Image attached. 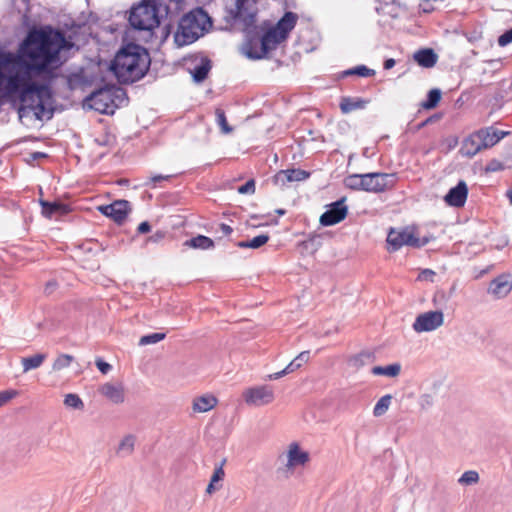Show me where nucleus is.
Returning a JSON list of instances; mask_svg holds the SVG:
<instances>
[{
  "label": "nucleus",
  "mask_w": 512,
  "mask_h": 512,
  "mask_svg": "<svg viewBox=\"0 0 512 512\" xmlns=\"http://www.w3.org/2000/svg\"><path fill=\"white\" fill-rule=\"evenodd\" d=\"M74 44L64 33L45 26L32 29L21 45L22 56L13 53L0 55V92L5 89L20 99V117L33 114L38 120L53 116L50 88L34 81L35 76L49 75L66 62Z\"/></svg>",
  "instance_id": "nucleus-1"
},
{
  "label": "nucleus",
  "mask_w": 512,
  "mask_h": 512,
  "mask_svg": "<svg viewBox=\"0 0 512 512\" xmlns=\"http://www.w3.org/2000/svg\"><path fill=\"white\" fill-rule=\"evenodd\" d=\"M149 66V56L144 48L128 44L115 56L111 70L119 82L132 83L141 79Z\"/></svg>",
  "instance_id": "nucleus-2"
},
{
  "label": "nucleus",
  "mask_w": 512,
  "mask_h": 512,
  "mask_svg": "<svg viewBox=\"0 0 512 512\" xmlns=\"http://www.w3.org/2000/svg\"><path fill=\"white\" fill-rule=\"evenodd\" d=\"M211 25L210 17L202 8L194 9L181 18L174 41L179 47L191 44L203 36Z\"/></svg>",
  "instance_id": "nucleus-3"
},
{
  "label": "nucleus",
  "mask_w": 512,
  "mask_h": 512,
  "mask_svg": "<svg viewBox=\"0 0 512 512\" xmlns=\"http://www.w3.org/2000/svg\"><path fill=\"white\" fill-rule=\"evenodd\" d=\"M167 11L168 8L162 4V0H143L132 8L129 23L135 29L151 31L160 24V18Z\"/></svg>",
  "instance_id": "nucleus-4"
},
{
  "label": "nucleus",
  "mask_w": 512,
  "mask_h": 512,
  "mask_svg": "<svg viewBox=\"0 0 512 512\" xmlns=\"http://www.w3.org/2000/svg\"><path fill=\"white\" fill-rule=\"evenodd\" d=\"M310 462V454L296 442H290L277 456L276 474L281 479L291 478Z\"/></svg>",
  "instance_id": "nucleus-5"
},
{
  "label": "nucleus",
  "mask_w": 512,
  "mask_h": 512,
  "mask_svg": "<svg viewBox=\"0 0 512 512\" xmlns=\"http://www.w3.org/2000/svg\"><path fill=\"white\" fill-rule=\"evenodd\" d=\"M126 101L124 89L115 84H106L86 98L89 107L103 114H113Z\"/></svg>",
  "instance_id": "nucleus-6"
},
{
  "label": "nucleus",
  "mask_w": 512,
  "mask_h": 512,
  "mask_svg": "<svg viewBox=\"0 0 512 512\" xmlns=\"http://www.w3.org/2000/svg\"><path fill=\"white\" fill-rule=\"evenodd\" d=\"M430 241V238H420L416 229L405 227L402 229L391 228L387 235V244L389 251H397L403 246L421 248Z\"/></svg>",
  "instance_id": "nucleus-7"
},
{
  "label": "nucleus",
  "mask_w": 512,
  "mask_h": 512,
  "mask_svg": "<svg viewBox=\"0 0 512 512\" xmlns=\"http://www.w3.org/2000/svg\"><path fill=\"white\" fill-rule=\"evenodd\" d=\"M242 397L247 405L261 407L269 405L275 400V392L269 385H258L245 389Z\"/></svg>",
  "instance_id": "nucleus-8"
},
{
  "label": "nucleus",
  "mask_w": 512,
  "mask_h": 512,
  "mask_svg": "<svg viewBox=\"0 0 512 512\" xmlns=\"http://www.w3.org/2000/svg\"><path fill=\"white\" fill-rule=\"evenodd\" d=\"M443 323L444 314L442 311H427L416 317L412 327L417 333L432 332L441 327Z\"/></svg>",
  "instance_id": "nucleus-9"
},
{
  "label": "nucleus",
  "mask_w": 512,
  "mask_h": 512,
  "mask_svg": "<svg viewBox=\"0 0 512 512\" xmlns=\"http://www.w3.org/2000/svg\"><path fill=\"white\" fill-rule=\"evenodd\" d=\"M345 198H342L333 204L320 217V223L323 226H331L341 222L347 215V207L344 205Z\"/></svg>",
  "instance_id": "nucleus-10"
},
{
  "label": "nucleus",
  "mask_w": 512,
  "mask_h": 512,
  "mask_svg": "<svg viewBox=\"0 0 512 512\" xmlns=\"http://www.w3.org/2000/svg\"><path fill=\"white\" fill-rule=\"evenodd\" d=\"M102 214L112 218L118 224H121L130 212V203L126 200H117L110 205L100 206Z\"/></svg>",
  "instance_id": "nucleus-11"
},
{
  "label": "nucleus",
  "mask_w": 512,
  "mask_h": 512,
  "mask_svg": "<svg viewBox=\"0 0 512 512\" xmlns=\"http://www.w3.org/2000/svg\"><path fill=\"white\" fill-rule=\"evenodd\" d=\"M256 12L255 0L236 1V18L242 20L247 28L254 24Z\"/></svg>",
  "instance_id": "nucleus-12"
},
{
  "label": "nucleus",
  "mask_w": 512,
  "mask_h": 512,
  "mask_svg": "<svg viewBox=\"0 0 512 512\" xmlns=\"http://www.w3.org/2000/svg\"><path fill=\"white\" fill-rule=\"evenodd\" d=\"M512 290V276L503 274L493 279L488 287V293L496 298L506 297Z\"/></svg>",
  "instance_id": "nucleus-13"
},
{
  "label": "nucleus",
  "mask_w": 512,
  "mask_h": 512,
  "mask_svg": "<svg viewBox=\"0 0 512 512\" xmlns=\"http://www.w3.org/2000/svg\"><path fill=\"white\" fill-rule=\"evenodd\" d=\"M389 177L390 175L385 173L363 174V190L382 191L387 187Z\"/></svg>",
  "instance_id": "nucleus-14"
},
{
  "label": "nucleus",
  "mask_w": 512,
  "mask_h": 512,
  "mask_svg": "<svg viewBox=\"0 0 512 512\" xmlns=\"http://www.w3.org/2000/svg\"><path fill=\"white\" fill-rule=\"evenodd\" d=\"M99 392L114 404H121L125 400V391L122 383L107 382L99 387Z\"/></svg>",
  "instance_id": "nucleus-15"
},
{
  "label": "nucleus",
  "mask_w": 512,
  "mask_h": 512,
  "mask_svg": "<svg viewBox=\"0 0 512 512\" xmlns=\"http://www.w3.org/2000/svg\"><path fill=\"white\" fill-rule=\"evenodd\" d=\"M468 189L464 181H460L455 187L451 188L444 197L445 202L454 207H462L467 199Z\"/></svg>",
  "instance_id": "nucleus-16"
},
{
  "label": "nucleus",
  "mask_w": 512,
  "mask_h": 512,
  "mask_svg": "<svg viewBox=\"0 0 512 512\" xmlns=\"http://www.w3.org/2000/svg\"><path fill=\"white\" fill-rule=\"evenodd\" d=\"M309 177V173L301 169L281 170L274 176L277 185H285L288 182L303 181Z\"/></svg>",
  "instance_id": "nucleus-17"
},
{
  "label": "nucleus",
  "mask_w": 512,
  "mask_h": 512,
  "mask_svg": "<svg viewBox=\"0 0 512 512\" xmlns=\"http://www.w3.org/2000/svg\"><path fill=\"white\" fill-rule=\"evenodd\" d=\"M481 150H483L482 142L477 131L464 139L460 148V153L463 156L471 158Z\"/></svg>",
  "instance_id": "nucleus-18"
},
{
  "label": "nucleus",
  "mask_w": 512,
  "mask_h": 512,
  "mask_svg": "<svg viewBox=\"0 0 512 512\" xmlns=\"http://www.w3.org/2000/svg\"><path fill=\"white\" fill-rule=\"evenodd\" d=\"M218 399L212 394L197 396L192 401V410L194 413H205L216 407Z\"/></svg>",
  "instance_id": "nucleus-19"
},
{
  "label": "nucleus",
  "mask_w": 512,
  "mask_h": 512,
  "mask_svg": "<svg viewBox=\"0 0 512 512\" xmlns=\"http://www.w3.org/2000/svg\"><path fill=\"white\" fill-rule=\"evenodd\" d=\"M284 38H280L279 31L274 27L270 28L261 39V49L264 54L276 48V46L284 41Z\"/></svg>",
  "instance_id": "nucleus-20"
},
{
  "label": "nucleus",
  "mask_w": 512,
  "mask_h": 512,
  "mask_svg": "<svg viewBox=\"0 0 512 512\" xmlns=\"http://www.w3.org/2000/svg\"><path fill=\"white\" fill-rule=\"evenodd\" d=\"M298 16L293 12H286L278 21L275 28L279 31L280 38L286 39L290 31L295 27Z\"/></svg>",
  "instance_id": "nucleus-21"
},
{
  "label": "nucleus",
  "mask_w": 512,
  "mask_h": 512,
  "mask_svg": "<svg viewBox=\"0 0 512 512\" xmlns=\"http://www.w3.org/2000/svg\"><path fill=\"white\" fill-rule=\"evenodd\" d=\"M136 437L132 434L125 435L119 442L116 454L119 457L130 456L135 448Z\"/></svg>",
  "instance_id": "nucleus-22"
},
{
  "label": "nucleus",
  "mask_w": 512,
  "mask_h": 512,
  "mask_svg": "<svg viewBox=\"0 0 512 512\" xmlns=\"http://www.w3.org/2000/svg\"><path fill=\"white\" fill-rule=\"evenodd\" d=\"M414 59L420 66L430 68L435 65L437 55L432 49H422L414 54Z\"/></svg>",
  "instance_id": "nucleus-23"
},
{
  "label": "nucleus",
  "mask_w": 512,
  "mask_h": 512,
  "mask_svg": "<svg viewBox=\"0 0 512 512\" xmlns=\"http://www.w3.org/2000/svg\"><path fill=\"white\" fill-rule=\"evenodd\" d=\"M478 134L481 138L483 149L494 146L504 135L503 132L499 133L498 131H491L490 129L479 130Z\"/></svg>",
  "instance_id": "nucleus-24"
},
{
  "label": "nucleus",
  "mask_w": 512,
  "mask_h": 512,
  "mask_svg": "<svg viewBox=\"0 0 512 512\" xmlns=\"http://www.w3.org/2000/svg\"><path fill=\"white\" fill-rule=\"evenodd\" d=\"M368 101L361 98L343 97L340 102V109L343 113H350L357 109L366 107Z\"/></svg>",
  "instance_id": "nucleus-25"
},
{
  "label": "nucleus",
  "mask_w": 512,
  "mask_h": 512,
  "mask_svg": "<svg viewBox=\"0 0 512 512\" xmlns=\"http://www.w3.org/2000/svg\"><path fill=\"white\" fill-rule=\"evenodd\" d=\"M42 213L47 218H52L55 214H65L68 209L67 206L61 203L41 201Z\"/></svg>",
  "instance_id": "nucleus-26"
},
{
  "label": "nucleus",
  "mask_w": 512,
  "mask_h": 512,
  "mask_svg": "<svg viewBox=\"0 0 512 512\" xmlns=\"http://www.w3.org/2000/svg\"><path fill=\"white\" fill-rule=\"evenodd\" d=\"M184 246L193 248V249H202V250H208L214 247V242L211 238L204 236V235H198L192 239L186 240L184 242Z\"/></svg>",
  "instance_id": "nucleus-27"
},
{
  "label": "nucleus",
  "mask_w": 512,
  "mask_h": 512,
  "mask_svg": "<svg viewBox=\"0 0 512 512\" xmlns=\"http://www.w3.org/2000/svg\"><path fill=\"white\" fill-rule=\"evenodd\" d=\"M224 476H225V472L223 469V464H221L220 466H218L214 469L210 483L208 484V486L206 488V493L211 495V494L215 493L216 491L220 490L222 485L218 484V483L224 479Z\"/></svg>",
  "instance_id": "nucleus-28"
},
{
  "label": "nucleus",
  "mask_w": 512,
  "mask_h": 512,
  "mask_svg": "<svg viewBox=\"0 0 512 512\" xmlns=\"http://www.w3.org/2000/svg\"><path fill=\"white\" fill-rule=\"evenodd\" d=\"M371 372L373 375L376 376H386L389 378H395L401 372V365L399 363H394L386 367L374 366Z\"/></svg>",
  "instance_id": "nucleus-29"
},
{
  "label": "nucleus",
  "mask_w": 512,
  "mask_h": 512,
  "mask_svg": "<svg viewBox=\"0 0 512 512\" xmlns=\"http://www.w3.org/2000/svg\"><path fill=\"white\" fill-rule=\"evenodd\" d=\"M46 359V354L38 353L30 357H23L21 363L23 365V372L27 373L32 369L39 368Z\"/></svg>",
  "instance_id": "nucleus-30"
},
{
  "label": "nucleus",
  "mask_w": 512,
  "mask_h": 512,
  "mask_svg": "<svg viewBox=\"0 0 512 512\" xmlns=\"http://www.w3.org/2000/svg\"><path fill=\"white\" fill-rule=\"evenodd\" d=\"M211 69L210 60L202 58L200 63L196 65L192 71L193 79L196 82H202L208 75Z\"/></svg>",
  "instance_id": "nucleus-31"
},
{
  "label": "nucleus",
  "mask_w": 512,
  "mask_h": 512,
  "mask_svg": "<svg viewBox=\"0 0 512 512\" xmlns=\"http://www.w3.org/2000/svg\"><path fill=\"white\" fill-rule=\"evenodd\" d=\"M392 401V396L390 394L382 396L374 406L373 415L375 417L383 416L389 409Z\"/></svg>",
  "instance_id": "nucleus-32"
},
{
  "label": "nucleus",
  "mask_w": 512,
  "mask_h": 512,
  "mask_svg": "<svg viewBox=\"0 0 512 512\" xmlns=\"http://www.w3.org/2000/svg\"><path fill=\"white\" fill-rule=\"evenodd\" d=\"M269 240V236L266 234L258 235L251 240L241 241L237 245L240 248H252L258 249L265 245Z\"/></svg>",
  "instance_id": "nucleus-33"
},
{
  "label": "nucleus",
  "mask_w": 512,
  "mask_h": 512,
  "mask_svg": "<svg viewBox=\"0 0 512 512\" xmlns=\"http://www.w3.org/2000/svg\"><path fill=\"white\" fill-rule=\"evenodd\" d=\"M371 361H372V354L370 352H361L357 355L352 356L349 359V365L358 370Z\"/></svg>",
  "instance_id": "nucleus-34"
},
{
  "label": "nucleus",
  "mask_w": 512,
  "mask_h": 512,
  "mask_svg": "<svg viewBox=\"0 0 512 512\" xmlns=\"http://www.w3.org/2000/svg\"><path fill=\"white\" fill-rule=\"evenodd\" d=\"M74 361V357L69 354H59L53 362L52 371L59 372L63 369L68 368L72 362Z\"/></svg>",
  "instance_id": "nucleus-35"
},
{
  "label": "nucleus",
  "mask_w": 512,
  "mask_h": 512,
  "mask_svg": "<svg viewBox=\"0 0 512 512\" xmlns=\"http://www.w3.org/2000/svg\"><path fill=\"white\" fill-rule=\"evenodd\" d=\"M479 474L475 470L465 471L458 479V483L462 486L475 485L479 482Z\"/></svg>",
  "instance_id": "nucleus-36"
},
{
  "label": "nucleus",
  "mask_w": 512,
  "mask_h": 512,
  "mask_svg": "<svg viewBox=\"0 0 512 512\" xmlns=\"http://www.w3.org/2000/svg\"><path fill=\"white\" fill-rule=\"evenodd\" d=\"M441 99V91L439 89H432L428 93L426 102L423 104L425 109H433L437 106Z\"/></svg>",
  "instance_id": "nucleus-37"
},
{
  "label": "nucleus",
  "mask_w": 512,
  "mask_h": 512,
  "mask_svg": "<svg viewBox=\"0 0 512 512\" xmlns=\"http://www.w3.org/2000/svg\"><path fill=\"white\" fill-rule=\"evenodd\" d=\"M216 122L220 126L222 133L229 134L232 132V127L228 124L225 113L222 109H216Z\"/></svg>",
  "instance_id": "nucleus-38"
},
{
  "label": "nucleus",
  "mask_w": 512,
  "mask_h": 512,
  "mask_svg": "<svg viewBox=\"0 0 512 512\" xmlns=\"http://www.w3.org/2000/svg\"><path fill=\"white\" fill-rule=\"evenodd\" d=\"M64 404L67 407L81 410L84 408V403L77 394H67L64 399Z\"/></svg>",
  "instance_id": "nucleus-39"
},
{
  "label": "nucleus",
  "mask_w": 512,
  "mask_h": 512,
  "mask_svg": "<svg viewBox=\"0 0 512 512\" xmlns=\"http://www.w3.org/2000/svg\"><path fill=\"white\" fill-rule=\"evenodd\" d=\"M345 185L351 189H363V174L350 175L345 179Z\"/></svg>",
  "instance_id": "nucleus-40"
},
{
  "label": "nucleus",
  "mask_w": 512,
  "mask_h": 512,
  "mask_svg": "<svg viewBox=\"0 0 512 512\" xmlns=\"http://www.w3.org/2000/svg\"><path fill=\"white\" fill-rule=\"evenodd\" d=\"M164 338V333H152L149 335L142 336L139 340V345L144 346L149 344H155L162 341Z\"/></svg>",
  "instance_id": "nucleus-41"
},
{
  "label": "nucleus",
  "mask_w": 512,
  "mask_h": 512,
  "mask_svg": "<svg viewBox=\"0 0 512 512\" xmlns=\"http://www.w3.org/2000/svg\"><path fill=\"white\" fill-rule=\"evenodd\" d=\"M374 70L367 68L364 65L357 66L353 69L346 71V75H357L361 77H370L374 75Z\"/></svg>",
  "instance_id": "nucleus-42"
},
{
  "label": "nucleus",
  "mask_w": 512,
  "mask_h": 512,
  "mask_svg": "<svg viewBox=\"0 0 512 512\" xmlns=\"http://www.w3.org/2000/svg\"><path fill=\"white\" fill-rule=\"evenodd\" d=\"M238 192L240 194H252L255 192V182L254 180L247 181L244 185L238 188Z\"/></svg>",
  "instance_id": "nucleus-43"
},
{
  "label": "nucleus",
  "mask_w": 512,
  "mask_h": 512,
  "mask_svg": "<svg viewBox=\"0 0 512 512\" xmlns=\"http://www.w3.org/2000/svg\"><path fill=\"white\" fill-rule=\"evenodd\" d=\"M309 357H310L309 351H303L293 359V362H295L297 367L300 368L303 364L308 362Z\"/></svg>",
  "instance_id": "nucleus-44"
},
{
  "label": "nucleus",
  "mask_w": 512,
  "mask_h": 512,
  "mask_svg": "<svg viewBox=\"0 0 512 512\" xmlns=\"http://www.w3.org/2000/svg\"><path fill=\"white\" fill-rule=\"evenodd\" d=\"M511 42H512V28L510 30L506 31L505 33H503L498 38V44L501 47H504V46L508 45Z\"/></svg>",
  "instance_id": "nucleus-45"
},
{
  "label": "nucleus",
  "mask_w": 512,
  "mask_h": 512,
  "mask_svg": "<svg viewBox=\"0 0 512 512\" xmlns=\"http://www.w3.org/2000/svg\"><path fill=\"white\" fill-rule=\"evenodd\" d=\"M434 276H435V272L433 270L424 269V270H422L419 273L418 279L420 281H430V282H433L434 281Z\"/></svg>",
  "instance_id": "nucleus-46"
},
{
  "label": "nucleus",
  "mask_w": 512,
  "mask_h": 512,
  "mask_svg": "<svg viewBox=\"0 0 512 512\" xmlns=\"http://www.w3.org/2000/svg\"><path fill=\"white\" fill-rule=\"evenodd\" d=\"M17 394L16 391H2L0 392V407L6 404Z\"/></svg>",
  "instance_id": "nucleus-47"
},
{
  "label": "nucleus",
  "mask_w": 512,
  "mask_h": 512,
  "mask_svg": "<svg viewBox=\"0 0 512 512\" xmlns=\"http://www.w3.org/2000/svg\"><path fill=\"white\" fill-rule=\"evenodd\" d=\"M164 237H165V232L157 231L153 235L149 236L146 241L152 242V243H159L164 239Z\"/></svg>",
  "instance_id": "nucleus-48"
},
{
  "label": "nucleus",
  "mask_w": 512,
  "mask_h": 512,
  "mask_svg": "<svg viewBox=\"0 0 512 512\" xmlns=\"http://www.w3.org/2000/svg\"><path fill=\"white\" fill-rule=\"evenodd\" d=\"M95 363H96L97 368L103 374H107L111 370V365L107 362H104L102 359H97Z\"/></svg>",
  "instance_id": "nucleus-49"
},
{
  "label": "nucleus",
  "mask_w": 512,
  "mask_h": 512,
  "mask_svg": "<svg viewBox=\"0 0 512 512\" xmlns=\"http://www.w3.org/2000/svg\"><path fill=\"white\" fill-rule=\"evenodd\" d=\"M502 168V164L498 161H491L487 166V170L492 172L501 170Z\"/></svg>",
  "instance_id": "nucleus-50"
},
{
  "label": "nucleus",
  "mask_w": 512,
  "mask_h": 512,
  "mask_svg": "<svg viewBox=\"0 0 512 512\" xmlns=\"http://www.w3.org/2000/svg\"><path fill=\"white\" fill-rule=\"evenodd\" d=\"M150 230H151V226H150V224H149L148 222H146V221H145V222L140 223V224H139V226H138V232H139V233H142V234H144V233H148V232H150Z\"/></svg>",
  "instance_id": "nucleus-51"
},
{
  "label": "nucleus",
  "mask_w": 512,
  "mask_h": 512,
  "mask_svg": "<svg viewBox=\"0 0 512 512\" xmlns=\"http://www.w3.org/2000/svg\"><path fill=\"white\" fill-rule=\"evenodd\" d=\"M286 374H287L286 369H283V370H281L279 372H276V373L268 375V379L269 380H276V379H279V378L285 376Z\"/></svg>",
  "instance_id": "nucleus-52"
},
{
  "label": "nucleus",
  "mask_w": 512,
  "mask_h": 512,
  "mask_svg": "<svg viewBox=\"0 0 512 512\" xmlns=\"http://www.w3.org/2000/svg\"><path fill=\"white\" fill-rule=\"evenodd\" d=\"M432 403H433V399L430 395H423L421 397V406L422 407L430 406V405H432Z\"/></svg>",
  "instance_id": "nucleus-53"
},
{
  "label": "nucleus",
  "mask_w": 512,
  "mask_h": 512,
  "mask_svg": "<svg viewBox=\"0 0 512 512\" xmlns=\"http://www.w3.org/2000/svg\"><path fill=\"white\" fill-rule=\"evenodd\" d=\"M56 282L55 281H49L45 286V293L50 294L52 293L56 288Z\"/></svg>",
  "instance_id": "nucleus-54"
},
{
  "label": "nucleus",
  "mask_w": 512,
  "mask_h": 512,
  "mask_svg": "<svg viewBox=\"0 0 512 512\" xmlns=\"http://www.w3.org/2000/svg\"><path fill=\"white\" fill-rule=\"evenodd\" d=\"M286 371H287V374L289 373H292L294 371H296L297 369H299V367H297V365L295 364V362H293V360L286 366Z\"/></svg>",
  "instance_id": "nucleus-55"
},
{
  "label": "nucleus",
  "mask_w": 512,
  "mask_h": 512,
  "mask_svg": "<svg viewBox=\"0 0 512 512\" xmlns=\"http://www.w3.org/2000/svg\"><path fill=\"white\" fill-rule=\"evenodd\" d=\"M170 177H171L170 175H166V176H164V175H155V176H153V177L151 178V180H152L154 183H156V182H159V181H161V180H167V179H169Z\"/></svg>",
  "instance_id": "nucleus-56"
},
{
  "label": "nucleus",
  "mask_w": 512,
  "mask_h": 512,
  "mask_svg": "<svg viewBox=\"0 0 512 512\" xmlns=\"http://www.w3.org/2000/svg\"><path fill=\"white\" fill-rule=\"evenodd\" d=\"M395 65V60L390 58V59H387L385 62H384V68L385 69H391L393 68Z\"/></svg>",
  "instance_id": "nucleus-57"
},
{
  "label": "nucleus",
  "mask_w": 512,
  "mask_h": 512,
  "mask_svg": "<svg viewBox=\"0 0 512 512\" xmlns=\"http://www.w3.org/2000/svg\"><path fill=\"white\" fill-rule=\"evenodd\" d=\"M221 230L224 234L228 235L232 232V228L226 224L221 225Z\"/></svg>",
  "instance_id": "nucleus-58"
},
{
  "label": "nucleus",
  "mask_w": 512,
  "mask_h": 512,
  "mask_svg": "<svg viewBox=\"0 0 512 512\" xmlns=\"http://www.w3.org/2000/svg\"><path fill=\"white\" fill-rule=\"evenodd\" d=\"M507 197H508V199L510 201V204L512 205V190H508L507 191Z\"/></svg>",
  "instance_id": "nucleus-59"
}]
</instances>
